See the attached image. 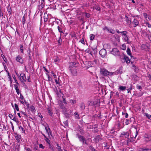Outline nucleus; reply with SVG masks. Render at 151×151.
Returning <instances> with one entry per match:
<instances>
[{
  "label": "nucleus",
  "mask_w": 151,
  "mask_h": 151,
  "mask_svg": "<svg viewBox=\"0 0 151 151\" xmlns=\"http://www.w3.org/2000/svg\"><path fill=\"white\" fill-rule=\"evenodd\" d=\"M123 39L125 42H128L129 40V37L127 35V32L126 31L121 32Z\"/></svg>",
  "instance_id": "obj_1"
},
{
  "label": "nucleus",
  "mask_w": 151,
  "mask_h": 151,
  "mask_svg": "<svg viewBox=\"0 0 151 151\" xmlns=\"http://www.w3.org/2000/svg\"><path fill=\"white\" fill-rule=\"evenodd\" d=\"M111 53L115 56H119L120 55V52L116 48H114L112 49L111 52Z\"/></svg>",
  "instance_id": "obj_2"
},
{
  "label": "nucleus",
  "mask_w": 151,
  "mask_h": 151,
  "mask_svg": "<svg viewBox=\"0 0 151 151\" xmlns=\"http://www.w3.org/2000/svg\"><path fill=\"white\" fill-rule=\"evenodd\" d=\"M99 53L102 58H104L106 55L107 52L105 49H102L100 51Z\"/></svg>",
  "instance_id": "obj_3"
},
{
  "label": "nucleus",
  "mask_w": 151,
  "mask_h": 151,
  "mask_svg": "<svg viewBox=\"0 0 151 151\" xmlns=\"http://www.w3.org/2000/svg\"><path fill=\"white\" fill-rule=\"evenodd\" d=\"M78 138L79 139L80 141H82L83 142V144H85L87 145L86 142V140L85 138L82 136L79 135L78 136Z\"/></svg>",
  "instance_id": "obj_4"
},
{
  "label": "nucleus",
  "mask_w": 151,
  "mask_h": 151,
  "mask_svg": "<svg viewBox=\"0 0 151 151\" xmlns=\"http://www.w3.org/2000/svg\"><path fill=\"white\" fill-rule=\"evenodd\" d=\"M101 74L104 76H106L108 75L109 74V72L107 71V70L105 69H101Z\"/></svg>",
  "instance_id": "obj_5"
},
{
  "label": "nucleus",
  "mask_w": 151,
  "mask_h": 151,
  "mask_svg": "<svg viewBox=\"0 0 151 151\" xmlns=\"http://www.w3.org/2000/svg\"><path fill=\"white\" fill-rule=\"evenodd\" d=\"M143 15L145 19L147 21H151V17L149 15L147 14L146 13H143Z\"/></svg>",
  "instance_id": "obj_6"
},
{
  "label": "nucleus",
  "mask_w": 151,
  "mask_h": 151,
  "mask_svg": "<svg viewBox=\"0 0 151 151\" xmlns=\"http://www.w3.org/2000/svg\"><path fill=\"white\" fill-rule=\"evenodd\" d=\"M139 22L136 19H134L132 22V24L134 27L137 26L139 24Z\"/></svg>",
  "instance_id": "obj_7"
},
{
  "label": "nucleus",
  "mask_w": 151,
  "mask_h": 151,
  "mask_svg": "<svg viewBox=\"0 0 151 151\" xmlns=\"http://www.w3.org/2000/svg\"><path fill=\"white\" fill-rule=\"evenodd\" d=\"M16 60L17 62H18L22 64L23 62V59L22 57L19 55H18L16 57Z\"/></svg>",
  "instance_id": "obj_8"
},
{
  "label": "nucleus",
  "mask_w": 151,
  "mask_h": 151,
  "mask_svg": "<svg viewBox=\"0 0 151 151\" xmlns=\"http://www.w3.org/2000/svg\"><path fill=\"white\" fill-rule=\"evenodd\" d=\"M145 139L147 142L151 141V136L145 135Z\"/></svg>",
  "instance_id": "obj_9"
},
{
  "label": "nucleus",
  "mask_w": 151,
  "mask_h": 151,
  "mask_svg": "<svg viewBox=\"0 0 151 151\" xmlns=\"http://www.w3.org/2000/svg\"><path fill=\"white\" fill-rule=\"evenodd\" d=\"M15 137L16 139L17 140L18 142L20 141V140L21 139V136L20 135H19L17 134H15Z\"/></svg>",
  "instance_id": "obj_10"
},
{
  "label": "nucleus",
  "mask_w": 151,
  "mask_h": 151,
  "mask_svg": "<svg viewBox=\"0 0 151 151\" xmlns=\"http://www.w3.org/2000/svg\"><path fill=\"white\" fill-rule=\"evenodd\" d=\"M20 76L21 78H22V80L24 81H26V78L25 75L23 73H22L20 74Z\"/></svg>",
  "instance_id": "obj_11"
},
{
  "label": "nucleus",
  "mask_w": 151,
  "mask_h": 151,
  "mask_svg": "<svg viewBox=\"0 0 151 151\" xmlns=\"http://www.w3.org/2000/svg\"><path fill=\"white\" fill-rule=\"evenodd\" d=\"M140 150L142 151H151V149L146 147H143L140 149Z\"/></svg>",
  "instance_id": "obj_12"
},
{
  "label": "nucleus",
  "mask_w": 151,
  "mask_h": 151,
  "mask_svg": "<svg viewBox=\"0 0 151 151\" xmlns=\"http://www.w3.org/2000/svg\"><path fill=\"white\" fill-rule=\"evenodd\" d=\"M70 66L72 68L75 67H76V63L75 62H70Z\"/></svg>",
  "instance_id": "obj_13"
},
{
  "label": "nucleus",
  "mask_w": 151,
  "mask_h": 151,
  "mask_svg": "<svg viewBox=\"0 0 151 151\" xmlns=\"http://www.w3.org/2000/svg\"><path fill=\"white\" fill-rule=\"evenodd\" d=\"M122 134L124 135L125 138L128 139L129 137V134L128 133L124 132L122 133V134H121V135H122Z\"/></svg>",
  "instance_id": "obj_14"
},
{
  "label": "nucleus",
  "mask_w": 151,
  "mask_h": 151,
  "mask_svg": "<svg viewBox=\"0 0 151 151\" xmlns=\"http://www.w3.org/2000/svg\"><path fill=\"white\" fill-rule=\"evenodd\" d=\"M126 86H120L119 87V90L123 91H124L126 90Z\"/></svg>",
  "instance_id": "obj_15"
},
{
  "label": "nucleus",
  "mask_w": 151,
  "mask_h": 151,
  "mask_svg": "<svg viewBox=\"0 0 151 151\" xmlns=\"http://www.w3.org/2000/svg\"><path fill=\"white\" fill-rule=\"evenodd\" d=\"M127 54H128V55H129L131 57V58H132V56L131 53V52L129 48H128L127 49Z\"/></svg>",
  "instance_id": "obj_16"
},
{
  "label": "nucleus",
  "mask_w": 151,
  "mask_h": 151,
  "mask_svg": "<svg viewBox=\"0 0 151 151\" xmlns=\"http://www.w3.org/2000/svg\"><path fill=\"white\" fill-rule=\"evenodd\" d=\"M56 148L58 151H63V150L62 149L60 146L58 144H57Z\"/></svg>",
  "instance_id": "obj_17"
},
{
  "label": "nucleus",
  "mask_w": 151,
  "mask_h": 151,
  "mask_svg": "<svg viewBox=\"0 0 151 151\" xmlns=\"http://www.w3.org/2000/svg\"><path fill=\"white\" fill-rule=\"evenodd\" d=\"M71 73L73 76H75L76 75L77 71L76 70L73 69L70 70Z\"/></svg>",
  "instance_id": "obj_18"
},
{
  "label": "nucleus",
  "mask_w": 151,
  "mask_h": 151,
  "mask_svg": "<svg viewBox=\"0 0 151 151\" xmlns=\"http://www.w3.org/2000/svg\"><path fill=\"white\" fill-rule=\"evenodd\" d=\"M144 115L146 116L150 120H151V115L148 114L147 113H144Z\"/></svg>",
  "instance_id": "obj_19"
},
{
  "label": "nucleus",
  "mask_w": 151,
  "mask_h": 151,
  "mask_svg": "<svg viewBox=\"0 0 151 151\" xmlns=\"http://www.w3.org/2000/svg\"><path fill=\"white\" fill-rule=\"evenodd\" d=\"M80 107L81 109H84L85 108V106L83 103H81L80 105Z\"/></svg>",
  "instance_id": "obj_20"
},
{
  "label": "nucleus",
  "mask_w": 151,
  "mask_h": 151,
  "mask_svg": "<svg viewBox=\"0 0 151 151\" xmlns=\"http://www.w3.org/2000/svg\"><path fill=\"white\" fill-rule=\"evenodd\" d=\"M125 60L126 61V63L127 64H128L130 63V61L129 59V58H128L127 57H126L125 58Z\"/></svg>",
  "instance_id": "obj_21"
},
{
  "label": "nucleus",
  "mask_w": 151,
  "mask_h": 151,
  "mask_svg": "<svg viewBox=\"0 0 151 151\" xmlns=\"http://www.w3.org/2000/svg\"><path fill=\"white\" fill-rule=\"evenodd\" d=\"M41 4L39 6V9H42L43 7L45 4L42 2H41Z\"/></svg>",
  "instance_id": "obj_22"
},
{
  "label": "nucleus",
  "mask_w": 151,
  "mask_h": 151,
  "mask_svg": "<svg viewBox=\"0 0 151 151\" xmlns=\"http://www.w3.org/2000/svg\"><path fill=\"white\" fill-rule=\"evenodd\" d=\"M108 32L114 34L115 33V31L113 29H108Z\"/></svg>",
  "instance_id": "obj_23"
},
{
  "label": "nucleus",
  "mask_w": 151,
  "mask_h": 151,
  "mask_svg": "<svg viewBox=\"0 0 151 151\" xmlns=\"http://www.w3.org/2000/svg\"><path fill=\"white\" fill-rule=\"evenodd\" d=\"M121 49L123 50H125L126 49V45L125 44H123L121 47Z\"/></svg>",
  "instance_id": "obj_24"
},
{
  "label": "nucleus",
  "mask_w": 151,
  "mask_h": 151,
  "mask_svg": "<svg viewBox=\"0 0 151 151\" xmlns=\"http://www.w3.org/2000/svg\"><path fill=\"white\" fill-rule=\"evenodd\" d=\"M28 55H29V58L30 60L32 58V57H31V50H30V49H29H29Z\"/></svg>",
  "instance_id": "obj_25"
},
{
  "label": "nucleus",
  "mask_w": 151,
  "mask_h": 151,
  "mask_svg": "<svg viewBox=\"0 0 151 151\" xmlns=\"http://www.w3.org/2000/svg\"><path fill=\"white\" fill-rule=\"evenodd\" d=\"M20 99H21L20 100H24V101H25V100L23 96L22 95V94L21 93L20 94Z\"/></svg>",
  "instance_id": "obj_26"
},
{
  "label": "nucleus",
  "mask_w": 151,
  "mask_h": 151,
  "mask_svg": "<svg viewBox=\"0 0 151 151\" xmlns=\"http://www.w3.org/2000/svg\"><path fill=\"white\" fill-rule=\"evenodd\" d=\"M60 60L57 57L54 59V62L55 63L59 62V61Z\"/></svg>",
  "instance_id": "obj_27"
},
{
  "label": "nucleus",
  "mask_w": 151,
  "mask_h": 151,
  "mask_svg": "<svg viewBox=\"0 0 151 151\" xmlns=\"http://www.w3.org/2000/svg\"><path fill=\"white\" fill-rule=\"evenodd\" d=\"M45 140L46 141V142L48 144H50V140L47 137L45 138Z\"/></svg>",
  "instance_id": "obj_28"
},
{
  "label": "nucleus",
  "mask_w": 151,
  "mask_h": 151,
  "mask_svg": "<svg viewBox=\"0 0 151 151\" xmlns=\"http://www.w3.org/2000/svg\"><path fill=\"white\" fill-rule=\"evenodd\" d=\"M94 37H95V36L91 34V35H90V40H93L94 39Z\"/></svg>",
  "instance_id": "obj_29"
},
{
  "label": "nucleus",
  "mask_w": 151,
  "mask_h": 151,
  "mask_svg": "<svg viewBox=\"0 0 151 151\" xmlns=\"http://www.w3.org/2000/svg\"><path fill=\"white\" fill-rule=\"evenodd\" d=\"M14 106H15V108L16 109L17 111H19V108H18V106L17 105V104H15Z\"/></svg>",
  "instance_id": "obj_30"
},
{
  "label": "nucleus",
  "mask_w": 151,
  "mask_h": 151,
  "mask_svg": "<svg viewBox=\"0 0 151 151\" xmlns=\"http://www.w3.org/2000/svg\"><path fill=\"white\" fill-rule=\"evenodd\" d=\"M74 114L75 115V117L76 118L79 119V115L78 114V113L75 112Z\"/></svg>",
  "instance_id": "obj_31"
},
{
  "label": "nucleus",
  "mask_w": 151,
  "mask_h": 151,
  "mask_svg": "<svg viewBox=\"0 0 151 151\" xmlns=\"http://www.w3.org/2000/svg\"><path fill=\"white\" fill-rule=\"evenodd\" d=\"M19 129H20V130H21L22 131V132L23 133V132H25V130L22 126H19Z\"/></svg>",
  "instance_id": "obj_32"
},
{
  "label": "nucleus",
  "mask_w": 151,
  "mask_h": 151,
  "mask_svg": "<svg viewBox=\"0 0 151 151\" xmlns=\"http://www.w3.org/2000/svg\"><path fill=\"white\" fill-rule=\"evenodd\" d=\"M58 29L59 31V32H60V33H63V32L62 31V28L60 27L59 26H58Z\"/></svg>",
  "instance_id": "obj_33"
},
{
  "label": "nucleus",
  "mask_w": 151,
  "mask_h": 151,
  "mask_svg": "<svg viewBox=\"0 0 151 151\" xmlns=\"http://www.w3.org/2000/svg\"><path fill=\"white\" fill-rule=\"evenodd\" d=\"M62 111L64 113H65L67 111V110L66 108L65 107H64L62 109Z\"/></svg>",
  "instance_id": "obj_34"
},
{
  "label": "nucleus",
  "mask_w": 151,
  "mask_h": 151,
  "mask_svg": "<svg viewBox=\"0 0 151 151\" xmlns=\"http://www.w3.org/2000/svg\"><path fill=\"white\" fill-rule=\"evenodd\" d=\"M20 49L21 52L22 53L23 52V47L22 45H21L20 46Z\"/></svg>",
  "instance_id": "obj_35"
},
{
  "label": "nucleus",
  "mask_w": 151,
  "mask_h": 151,
  "mask_svg": "<svg viewBox=\"0 0 151 151\" xmlns=\"http://www.w3.org/2000/svg\"><path fill=\"white\" fill-rule=\"evenodd\" d=\"M137 88L138 89H139V90L140 91H141V90L142 89V87L140 86L137 85Z\"/></svg>",
  "instance_id": "obj_36"
},
{
  "label": "nucleus",
  "mask_w": 151,
  "mask_h": 151,
  "mask_svg": "<svg viewBox=\"0 0 151 151\" xmlns=\"http://www.w3.org/2000/svg\"><path fill=\"white\" fill-rule=\"evenodd\" d=\"M22 23L23 25H24L25 23V19L24 16H23V17L22 19Z\"/></svg>",
  "instance_id": "obj_37"
},
{
  "label": "nucleus",
  "mask_w": 151,
  "mask_h": 151,
  "mask_svg": "<svg viewBox=\"0 0 151 151\" xmlns=\"http://www.w3.org/2000/svg\"><path fill=\"white\" fill-rule=\"evenodd\" d=\"M126 22H127L128 23H131V21L129 20L128 18L127 17H126Z\"/></svg>",
  "instance_id": "obj_38"
},
{
  "label": "nucleus",
  "mask_w": 151,
  "mask_h": 151,
  "mask_svg": "<svg viewBox=\"0 0 151 151\" xmlns=\"http://www.w3.org/2000/svg\"><path fill=\"white\" fill-rule=\"evenodd\" d=\"M9 116L12 119H14V117L13 115H12V114H9Z\"/></svg>",
  "instance_id": "obj_39"
},
{
  "label": "nucleus",
  "mask_w": 151,
  "mask_h": 151,
  "mask_svg": "<svg viewBox=\"0 0 151 151\" xmlns=\"http://www.w3.org/2000/svg\"><path fill=\"white\" fill-rule=\"evenodd\" d=\"M70 101L71 102V103L73 104H75L76 103V101L75 100H70Z\"/></svg>",
  "instance_id": "obj_40"
},
{
  "label": "nucleus",
  "mask_w": 151,
  "mask_h": 151,
  "mask_svg": "<svg viewBox=\"0 0 151 151\" xmlns=\"http://www.w3.org/2000/svg\"><path fill=\"white\" fill-rule=\"evenodd\" d=\"M39 147L40 148L44 149L45 148V147L42 144H40Z\"/></svg>",
  "instance_id": "obj_41"
},
{
  "label": "nucleus",
  "mask_w": 151,
  "mask_h": 151,
  "mask_svg": "<svg viewBox=\"0 0 151 151\" xmlns=\"http://www.w3.org/2000/svg\"><path fill=\"white\" fill-rule=\"evenodd\" d=\"M126 121L125 122V124L126 125H127L129 124V120H128L127 119H126Z\"/></svg>",
  "instance_id": "obj_42"
},
{
  "label": "nucleus",
  "mask_w": 151,
  "mask_h": 151,
  "mask_svg": "<svg viewBox=\"0 0 151 151\" xmlns=\"http://www.w3.org/2000/svg\"><path fill=\"white\" fill-rule=\"evenodd\" d=\"M55 81L57 84H59V86L60 85V84L58 81V80H57V79H56L55 80Z\"/></svg>",
  "instance_id": "obj_43"
},
{
  "label": "nucleus",
  "mask_w": 151,
  "mask_h": 151,
  "mask_svg": "<svg viewBox=\"0 0 151 151\" xmlns=\"http://www.w3.org/2000/svg\"><path fill=\"white\" fill-rule=\"evenodd\" d=\"M51 73L52 74L54 78H57V76L53 72H51Z\"/></svg>",
  "instance_id": "obj_44"
},
{
  "label": "nucleus",
  "mask_w": 151,
  "mask_h": 151,
  "mask_svg": "<svg viewBox=\"0 0 151 151\" xmlns=\"http://www.w3.org/2000/svg\"><path fill=\"white\" fill-rule=\"evenodd\" d=\"M47 16L46 17L45 16V18H44V21L45 22H46L47 21Z\"/></svg>",
  "instance_id": "obj_45"
},
{
  "label": "nucleus",
  "mask_w": 151,
  "mask_h": 151,
  "mask_svg": "<svg viewBox=\"0 0 151 151\" xmlns=\"http://www.w3.org/2000/svg\"><path fill=\"white\" fill-rule=\"evenodd\" d=\"M89 148L91 150H92V151H95V149H94V148L93 147H92V146H90L89 147Z\"/></svg>",
  "instance_id": "obj_46"
},
{
  "label": "nucleus",
  "mask_w": 151,
  "mask_h": 151,
  "mask_svg": "<svg viewBox=\"0 0 151 151\" xmlns=\"http://www.w3.org/2000/svg\"><path fill=\"white\" fill-rule=\"evenodd\" d=\"M80 42L82 44H83L84 45L85 44V42L84 41V40L83 38H82V39L80 41Z\"/></svg>",
  "instance_id": "obj_47"
},
{
  "label": "nucleus",
  "mask_w": 151,
  "mask_h": 151,
  "mask_svg": "<svg viewBox=\"0 0 151 151\" xmlns=\"http://www.w3.org/2000/svg\"><path fill=\"white\" fill-rule=\"evenodd\" d=\"M13 78L16 83H17V84L19 85V83H18V82L17 80V79L16 78L15 76H14V77H13Z\"/></svg>",
  "instance_id": "obj_48"
},
{
  "label": "nucleus",
  "mask_w": 151,
  "mask_h": 151,
  "mask_svg": "<svg viewBox=\"0 0 151 151\" xmlns=\"http://www.w3.org/2000/svg\"><path fill=\"white\" fill-rule=\"evenodd\" d=\"M20 102L23 104L24 105V103L26 102V101H25L24 100H20Z\"/></svg>",
  "instance_id": "obj_49"
},
{
  "label": "nucleus",
  "mask_w": 151,
  "mask_h": 151,
  "mask_svg": "<svg viewBox=\"0 0 151 151\" xmlns=\"http://www.w3.org/2000/svg\"><path fill=\"white\" fill-rule=\"evenodd\" d=\"M16 92L18 94H19V88L17 89H16Z\"/></svg>",
  "instance_id": "obj_50"
},
{
  "label": "nucleus",
  "mask_w": 151,
  "mask_h": 151,
  "mask_svg": "<svg viewBox=\"0 0 151 151\" xmlns=\"http://www.w3.org/2000/svg\"><path fill=\"white\" fill-rule=\"evenodd\" d=\"M31 111H34L35 110V108L33 106H32L31 107Z\"/></svg>",
  "instance_id": "obj_51"
},
{
  "label": "nucleus",
  "mask_w": 151,
  "mask_h": 151,
  "mask_svg": "<svg viewBox=\"0 0 151 151\" xmlns=\"http://www.w3.org/2000/svg\"><path fill=\"white\" fill-rule=\"evenodd\" d=\"M132 86H131V87H130V88H128V89H127V91H128V93H129V92L131 90H132Z\"/></svg>",
  "instance_id": "obj_52"
},
{
  "label": "nucleus",
  "mask_w": 151,
  "mask_h": 151,
  "mask_svg": "<svg viewBox=\"0 0 151 151\" xmlns=\"http://www.w3.org/2000/svg\"><path fill=\"white\" fill-rule=\"evenodd\" d=\"M38 115L39 117H40L41 118V120H42V115L40 114H39V113L38 114Z\"/></svg>",
  "instance_id": "obj_53"
},
{
  "label": "nucleus",
  "mask_w": 151,
  "mask_h": 151,
  "mask_svg": "<svg viewBox=\"0 0 151 151\" xmlns=\"http://www.w3.org/2000/svg\"><path fill=\"white\" fill-rule=\"evenodd\" d=\"M146 23L147 24V26L149 27H151V25L149 24L147 22H146Z\"/></svg>",
  "instance_id": "obj_54"
},
{
  "label": "nucleus",
  "mask_w": 151,
  "mask_h": 151,
  "mask_svg": "<svg viewBox=\"0 0 151 151\" xmlns=\"http://www.w3.org/2000/svg\"><path fill=\"white\" fill-rule=\"evenodd\" d=\"M86 17L89 18L90 17V14L88 13L86 14Z\"/></svg>",
  "instance_id": "obj_55"
},
{
  "label": "nucleus",
  "mask_w": 151,
  "mask_h": 151,
  "mask_svg": "<svg viewBox=\"0 0 151 151\" xmlns=\"http://www.w3.org/2000/svg\"><path fill=\"white\" fill-rule=\"evenodd\" d=\"M47 110H48V113H49L50 115L51 116L52 115V113H51V111L50 110V109H48Z\"/></svg>",
  "instance_id": "obj_56"
},
{
  "label": "nucleus",
  "mask_w": 151,
  "mask_h": 151,
  "mask_svg": "<svg viewBox=\"0 0 151 151\" xmlns=\"http://www.w3.org/2000/svg\"><path fill=\"white\" fill-rule=\"evenodd\" d=\"M45 130H46L47 133L48 134V135H49V131L48 130V129H47V127H45Z\"/></svg>",
  "instance_id": "obj_57"
},
{
  "label": "nucleus",
  "mask_w": 151,
  "mask_h": 151,
  "mask_svg": "<svg viewBox=\"0 0 151 151\" xmlns=\"http://www.w3.org/2000/svg\"><path fill=\"white\" fill-rule=\"evenodd\" d=\"M63 102L65 104H67V103L66 102V100H65V99L63 97Z\"/></svg>",
  "instance_id": "obj_58"
},
{
  "label": "nucleus",
  "mask_w": 151,
  "mask_h": 151,
  "mask_svg": "<svg viewBox=\"0 0 151 151\" xmlns=\"http://www.w3.org/2000/svg\"><path fill=\"white\" fill-rule=\"evenodd\" d=\"M14 86L15 90L16 89H17L18 88V86L17 85H14Z\"/></svg>",
  "instance_id": "obj_59"
},
{
  "label": "nucleus",
  "mask_w": 151,
  "mask_h": 151,
  "mask_svg": "<svg viewBox=\"0 0 151 151\" xmlns=\"http://www.w3.org/2000/svg\"><path fill=\"white\" fill-rule=\"evenodd\" d=\"M148 77L150 80H151V73L148 76Z\"/></svg>",
  "instance_id": "obj_60"
},
{
  "label": "nucleus",
  "mask_w": 151,
  "mask_h": 151,
  "mask_svg": "<svg viewBox=\"0 0 151 151\" xmlns=\"http://www.w3.org/2000/svg\"><path fill=\"white\" fill-rule=\"evenodd\" d=\"M26 150L27 151H32L30 150L29 148H27Z\"/></svg>",
  "instance_id": "obj_61"
},
{
  "label": "nucleus",
  "mask_w": 151,
  "mask_h": 151,
  "mask_svg": "<svg viewBox=\"0 0 151 151\" xmlns=\"http://www.w3.org/2000/svg\"><path fill=\"white\" fill-rule=\"evenodd\" d=\"M128 115L127 113L125 114V117L126 118H127L128 117Z\"/></svg>",
  "instance_id": "obj_62"
},
{
  "label": "nucleus",
  "mask_w": 151,
  "mask_h": 151,
  "mask_svg": "<svg viewBox=\"0 0 151 151\" xmlns=\"http://www.w3.org/2000/svg\"><path fill=\"white\" fill-rule=\"evenodd\" d=\"M49 148H50V149H51V148L52 147V146L50 144H50H49Z\"/></svg>",
  "instance_id": "obj_63"
},
{
  "label": "nucleus",
  "mask_w": 151,
  "mask_h": 151,
  "mask_svg": "<svg viewBox=\"0 0 151 151\" xmlns=\"http://www.w3.org/2000/svg\"><path fill=\"white\" fill-rule=\"evenodd\" d=\"M52 151H55V148L52 147L50 149Z\"/></svg>",
  "instance_id": "obj_64"
}]
</instances>
